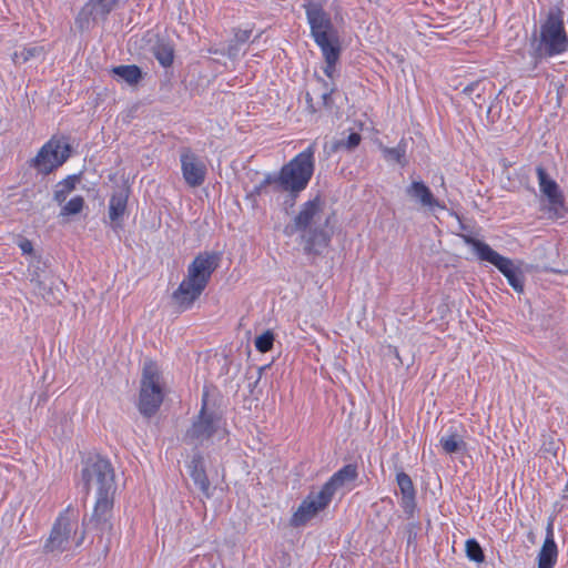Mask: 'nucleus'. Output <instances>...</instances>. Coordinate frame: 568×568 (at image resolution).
Masks as SVG:
<instances>
[{
    "instance_id": "nucleus-1",
    "label": "nucleus",
    "mask_w": 568,
    "mask_h": 568,
    "mask_svg": "<svg viewBox=\"0 0 568 568\" xmlns=\"http://www.w3.org/2000/svg\"><path fill=\"white\" fill-rule=\"evenodd\" d=\"M82 478L88 490H94L95 505L92 520L102 529H111L109 523L115 491L114 475L111 464L103 458L88 462L82 470Z\"/></svg>"
},
{
    "instance_id": "nucleus-2",
    "label": "nucleus",
    "mask_w": 568,
    "mask_h": 568,
    "mask_svg": "<svg viewBox=\"0 0 568 568\" xmlns=\"http://www.w3.org/2000/svg\"><path fill=\"white\" fill-rule=\"evenodd\" d=\"M314 154L315 148L312 144L296 154L278 172L265 175L264 185L287 193L284 201L287 207H292L297 195L307 187L315 169Z\"/></svg>"
},
{
    "instance_id": "nucleus-3",
    "label": "nucleus",
    "mask_w": 568,
    "mask_h": 568,
    "mask_svg": "<svg viewBox=\"0 0 568 568\" xmlns=\"http://www.w3.org/2000/svg\"><path fill=\"white\" fill-rule=\"evenodd\" d=\"M219 255H197L187 267V274L173 293L174 302L183 310L190 308L206 287L212 273L219 265Z\"/></svg>"
},
{
    "instance_id": "nucleus-4",
    "label": "nucleus",
    "mask_w": 568,
    "mask_h": 568,
    "mask_svg": "<svg viewBox=\"0 0 568 568\" xmlns=\"http://www.w3.org/2000/svg\"><path fill=\"white\" fill-rule=\"evenodd\" d=\"M227 435L221 413L210 406L203 397L202 408L185 434V440L193 446H209L223 440Z\"/></svg>"
},
{
    "instance_id": "nucleus-5",
    "label": "nucleus",
    "mask_w": 568,
    "mask_h": 568,
    "mask_svg": "<svg viewBox=\"0 0 568 568\" xmlns=\"http://www.w3.org/2000/svg\"><path fill=\"white\" fill-rule=\"evenodd\" d=\"M84 540V531H79L77 515L65 509L57 518L43 549L45 552L61 554L78 548Z\"/></svg>"
},
{
    "instance_id": "nucleus-6",
    "label": "nucleus",
    "mask_w": 568,
    "mask_h": 568,
    "mask_svg": "<svg viewBox=\"0 0 568 568\" xmlns=\"http://www.w3.org/2000/svg\"><path fill=\"white\" fill-rule=\"evenodd\" d=\"M460 237L467 244L471 253L480 262L494 265L508 281L509 285L517 292L523 291V278L519 268L514 262L500 255L493 250L487 243L471 234L462 233Z\"/></svg>"
},
{
    "instance_id": "nucleus-7",
    "label": "nucleus",
    "mask_w": 568,
    "mask_h": 568,
    "mask_svg": "<svg viewBox=\"0 0 568 568\" xmlns=\"http://www.w3.org/2000/svg\"><path fill=\"white\" fill-rule=\"evenodd\" d=\"M315 217H322V215H296L294 225L286 226L285 233L287 235L298 233L303 241L304 250L308 253L320 254L327 247L329 242L328 220L322 221Z\"/></svg>"
},
{
    "instance_id": "nucleus-8",
    "label": "nucleus",
    "mask_w": 568,
    "mask_h": 568,
    "mask_svg": "<svg viewBox=\"0 0 568 568\" xmlns=\"http://www.w3.org/2000/svg\"><path fill=\"white\" fill-rule=\"evenodd\" d=\"M164 397V385L156 363L145 362L142 369L139 409L145 416L153 415Z\"/></svg>"
},
{
    "instance_id": "nucleus-9",
    "label": "nucleus",
    "mask_w": 568,
    "mask_h": 568,
    "mask_svg": "<svg viewBox=\"0 0 568 568\" xmlns=\"http://www.w3.org/2000/svg\"><path fill=\"white\" fill-rule=\"evenodd\" d=\"M70 156L69 145L58 139L44 143L32 159L31 165L41 174H49L61 166Z\"/></svg>"
},
{
    "instance_id": "nucleus-10",
    "label": "nucleus",
    "mask_w": 568,
    "mask_h": 568,
    "mask_svg": "<svg viewBox=\"0 0 568 568\" xmlns=\"http://www.w3.org/2000/svg\"><path fill=\"white\" fill-rule=\"evenodd\" d=\"M80 182V174H70L54 185L53 200L61 207V213H81L83 210V196L74 193Z\"/></svg>"
},
{
    "instance_id": "nucleus-11",
    "label": "nucleus",
    "mask_w": 568,
    "mask_h": 568,
    "mask_svg": "<svg viewBox=\"0 0 568 568\" xmlns=\"http://www.w3.org/2000/svg\"><path fill=\"white\" fill-rule=\"evenodd\" d=\"M307 22L311 28V34L318 47L337 42L334 34L333 24L329 16L320 4L310 2L304 6Z\"/></svg>"
},
{
    "instance_id": "nucleus-12",
    "label": "nucleus",
    "mask_w": 568,
    "mask_h": 568,
    "mask_svg": "<svg viewBox=\"0 0 568 568\" xmlns=\"http://www.w3.org/2000/svg\"><path fill=\"white\" fill-rule=\"evenodd\" d=\"M332 497L323 487L317 493H311L293 514L291 524L296 527L305 525L331 503Z\"/></svg>"
},
{
    "instance_id": "nucleus-13",
    "label": "nucleus",
    "mask_w": 568,
    "mask_h": 568,
    "mask_svg": "<svg viewBox=\"0 0 568 568\" xmlns=\"http://www.w3.org/2000/svg\"><path fill=\"white\" fill-rule=\"evenodd\" d=\"M541 43L548 55H556L567 50L568 40L559 20L550 18L541 28Z\"/></svg>"
},
{
    "instance_id": "nucleus-14",
    "label": "nucleus",
    "mask_w": 568,
    "mask_h": 568,
    "mask_svg": "<svg viewBox=\"0 0 568 568\" xmlns=\"http://www.w3.org/2000/svg\"><path fill=\"white\" fill-rule=\"evenodd\" d=\"M181 168L183 179L190 186H199L204 182L206 168L205 164L192 153L181 155Z\"/></svg>"
},
{
    "instance_id": "nucleus-15",
    "label": "nucleus",
    "mask_w": 568,
    "mask_h": 568,
    "mask_svg": "<svg viewBox=\"0 0 568 568\" xmlns=\"http://www.w3.org/2000/svg\"><path fill=\"white\" fill-rule=\"evenodd\" d=\"M539 190L547 199L552 210H559L564 203V196L557 182L550 179L544 168L536 169Z\"/></svg>"
},
{
    "instance_id": "nucleus-16",
    "label": "nucleus",
    "mask_w": 568,
    "mask_h": 568,
    "mask_svg": "<svg viewBox=\"0 0 568 568\" xmlns=\"http://www.w3.org/2000/svg\"><path fill=\"white\" fill-rule=\"evenodd\" d=\"M439 446L447 455L465 454L467 443L465 442V430L459 426H449L439 438Z\"/></svg>"
},
{
    "instance_id": "nucleus-17",
    "label": "nucleus",
    "mask_w": 568,
    "mask_h": 568,
    "mask_svg": "<svg viewBox=\"0 0 568 568\" xmlns=\"http://www.w3.org/2000/svg\"><path fill=\"white\" fill-rule=\"evenodd\" d=\"M18 246L20 247L23 255H27L29 257V276L31 283L36 285L38 288L39 294H41L43 297H45V287L43 285V281L41 278L40 273V260L38 255L33 251L32 243L27 239H19L18 240Z\"/></svg>"
},
{
    "instance_id": "nucleus-18",
    "label": "nucleus",
    "mask_w": 568,
    "mask_h": 568,
    "mask_svg": "<svg viewBox=\"0 0 568 568\" xmlns=\"http://www.w3.org/2000/svg\"><path fill=\"white\" fill-rule=\"evenodd\" d=\"M558 549L554 539L551 524L547 527L546 538L537 555L538 568H554L557 562Z\"/></svg>"
},
{
    "instance_id": "nucleus-19",
    "label": "nucleus",
    "mask_w": 568,
    "mask_h": 568,
    "mask_svg": "<svg viewBox=\"0 0 568 568\" xmlns=\"http://www.w3.org/2000/svg\"><path fill=\"white\" fill-rule=\"evenodd\" d=\"M187 471L193 483L202 491L205 497H211V485L206 476L204 459L202 456H194L187 464Z\"/></svg>"
},
{
    "instance_id": "nucleus-20",
    "label": "nucleus",
    "mask_w": 568,
    "mask_h": 568,
    "mask_svg": "<svg viewBox=\"0 0 568 568\" xmlns=\"http://www.w3.org/2000/svg\"><path fill=\"white\" fill-rule=\"evenodd\" d=\"M406 193L412 200L419 202L429 210L444 209L434 197L429 187L422 181H413L407 187Z\"/></svg>"
},
{
    "instance_id": "nucleus-21",
    "label": "nucleus",
    "mask_w": 568,
    "mask_h": 568,
    "mask_svg": "<svg viewBox=\"0 0 568 568\" xmlns=\"http://www.w3.org/2000/svg\"><path fill=\"white\" fill-rule=\"evenodd\" d=\"M357 476L356 467L353 465H346L337 473H335L331 479L323 486V488L334 496L335 491L344 486L346 483L353 481Z\"/></svg>"
},
{
    "instance_id": "nucleus-22",
    "label": "nucleus",
    "mask_w": 568,
    "mask_h": 568,
    "mask_svg": "<svg viewBox=\"0 0 568 568\" xmlns=\"http://www.w3.org/2000/svg\"><path fill=\"white\" fill-rule=\"evenodd\" d=\"M119 0H90L82 9L77 22H81L83 17L88 20L89 16H105L116 6Z\"/></svg>"
},
{
    "instance_id": "nucleus-23",
    "label": "nucleus",
    "mask_w": 568,
    "mask_h": 568,
    "mask_svg": "<svg viewBox=\"0 0 568 568\" xmlns=\"http://www.w3.org/2000/svg\"><path fill=\"white\" fill-rule=\"evenodd\" d=\"M396 481L402 494L403 507L412 509L414 507L415 489L410 477L400 471L396 475Z\"/></svg>"
},
{
    "instance_id": "nucleus-24",
    "label": "nucleus",
    "mask_w": 568,
    "mask_h": 568,
    "mask_svg": "<svg viewBox=\"0 0 568 568\" xmlns=\"http://www.w3.org/2000/svg\"><path fill=\"white\" fill-rule=\"evenodd\" d=\"M321 51H322V54L325 59V68H324V73L328 77V78H334V74H335V65L339 59V44H338V41L337 42H334V43H331V44H326V45H323V47H320Z\"/></svg>"
},
{
    "instance_id": "nucleus-25",
    "label": "nucleus",
    "mask_w": 568,
    "mask_h": 568,
    "mask_svg": "<svg viewBox=\"0 0 568 568\" xmlns=\"http://www.w3.org/2000/svg\"><path fill=\"white\" fill-rule=\"evenodd\" d=\"M112 72L125 83L131 85L136 84L142 78L140 68L133 64L115 67L112 69Z\"/></svg>"
},
{
    "instance_id": "nucleus-26",
    "label": "nucleus",
    "mask_w": 568,
    "mask_h": 568,
    "mask_svg": "<svg viewBox=\"0 0 568 568\" xmlns=\"http://www.w3.org/2000/svg\"><path fill=\"white\" fill-rule=\"evenodd\" d=\"M128 197L129 192L126 187H118L110 199L109 213H124L128 203Z\"/></svg>"
},
{
    "instance_id": "nucleus-27",
    "label": "nucleus",
    "mask_w": 568,
    "mask_h": 568,
    "mask_svg": "<svg viewBox=\"0 0 568 568\" xmlns=\"http://www.w3.org/2000/svg\"><path fill=\"white\" fill-rule=\"evenodd\" d=\"M153 54L159 63L164 68L170 67L173 63L174 50L172 44L169 42H159L154 45Z\"/></svg>"
},
{
    "instance_id": "nucleus-28",
    "label": "nucleus",
    "mask_w": 568,
    "mask_h": 568,
    "mask_svg": "<svg viewBox=\"0 0 568 568\" xmlns=\"http://www.w3.org/2000/svg\"><path fill=\"white\" fill-rule=\"evenodd\" d=\"M43 53V48L38 45H32L28 48H23L20 51H16L12 54V61L14 63L27 62L32 58L40 57Z\"/></svg>"
},
{
    "instance_id": "nucleus-29",
    "label": "nucleus",
    "mask_w": 568,
    "mask_h": 568,
    "mask_svg": "<svg viewBox=\"0 0 568 568\" xmlns=\"http://www.w3.org/2000/svg\"><path fill=\"white\" fill-rule=\"evenodd\" d=\"M383 156L388 163H399L402 165L405 164V148L403 145H397L396 148H382Z\"/></svg>"
},
{
    "instance_id": "nucleus-30",
    "label": "nucleus",
    "mask_w": 568,
    "mask_h": 568,
    "mask_svg": "<svg viewBox=\"0 0 568 568\" xmlns=\"http://www.w3.org/2000/svg\"><path fill=\"white\" fill-rule=\"evenodd\" d=\"M466 555L469 560L483 562L485 557L480 545L475 539H468L465 544Z\"/></svg>"
},
{
    "instance_id": "nucleus-31",
    "label": "nucleus",
    "mask_w": 568,
    "mask_h": 568,
    "mask_svg": "<svg viewBox=\"0 0 568 568\" xmlns=\"http://www.w3.org/2000/svg\"><path fill=\"white\" fill-rule=\"evenodd\" d=\"M273 343L274 334L271 331H265L255 338L254 345L258 352L266 353L272 349Z\"/></svg>"
},
{
    "instance_id": "nucleus-32",
    "label": "nucleus",
    "mask_w": 568,
    "mask_h": 568,
    "mask_svg": "<svg viewBox=\"0 0 568 568\" xmlns=\"http://www.w3.org/2000/svg\"><path fill=\"white\" fill-rule=\"evenodd\" d=\"M325 209V201L322 199L321 195H315L314 197L310 199L307 202L304 203L303 209L300 213H318L324 211Z\"/></svg>"
},
{
    "instance_id": "nucleus-33",
    "label": "nucleus",
    "mask_w": 568,
    "mask_h": 568,
    "mask_svg": "<svg viewBox=\"0 0 568 568\" xmlns=\"http://www.w3.org/2000/svg\"><path fill=\"white\" fill-rule=\"evenodd\" d=\"M361 142V135L356 132H352L346 140L338 141L335 144V149H347L352 150L356 148Z\"/></svg>"
},
{
    "instance_id": "nucleus-34",
    "label": "nucleus",
    "mask_w": 568,
    "mask_h": 568,
    "mask_svg": "<svg viewBox=\"0 0 568 568\" xmlns=\"http://www.w3.org/2000/svg\"><path fill=\"white\" fill-rule=\"evenodd\" d=\"M125 215H118V214H114V215H109V221H106V223L114 230L118 232L119 227L121 226L122 224V221H123V217Z\"/></svg>"
},
{
    "instance_id": "nucleus-35",
    "label": "nucleus",
    "mask_w": 568,
    "mask_h": 568,
    "mask_svg": "<svg viewBox=\"0 0 568 568\" xmlns=\"http://www.w3.org/2000/svg\"><path fill=\"white\" fill-rule=\"evenodd\" d=\"M251 30H237L234 34L235 41L237 43H245L251 38Z\"/></svg>"
},
{
    "instance_id": "nucleus-36",
    "label": "nucleus",
    "mask_w": 568,
    "mask_h": 568,
    "mask_svg": "<svg viewBox=\"0 0 568 568\" xmlns=\"http://www.w3.org/2000/svg\"><path fill=\"white\" fill-rule=\"evenodd\" d=\"M322 99H323V104H324L326 108H329L331 92H324V93L322 94Z\"/></svg>"
},
{
    "instance_id": "nucleus-37",
    "label": "nucleus",
    "mask_w": 568,
    "mask_h": 568,
    "mask_svg": "<svg viewBox=\"0 0 568 568\" xmlns=\"http://www.w3.org/2000/svg\"><path fill=\"white\" fill-rule=\"evenodd\" d=\"M306 102L308 104V108L312 110V112H314L315 110L313 109L312 98H311L310 93L306 94Z\"/></svg>"
},
{
    "instance_id": "nucleus-38",
    "label": "nucleus",
    "mask_w": 568,
    "mask_h": 568,
    "mask_svg": "<svg viewBox=\"0 0 568 568\" xmlns=\"http://www.w3.org/2000/svg\"><path fill=\"white\" fill-rule=\"evenodd\" d=\"M232 51H233V47H230V49H229V55H231V57L235 55V53H233Z\"/></svg>"
}]
</instances>
